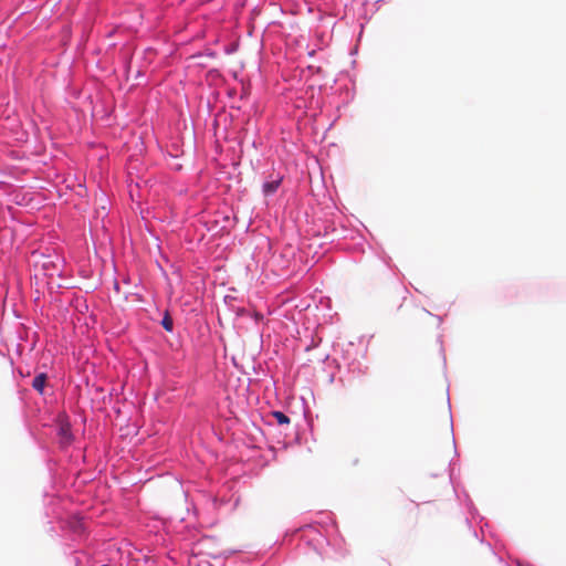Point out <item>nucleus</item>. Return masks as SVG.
<instances>
[{
  "instance_id": "obj_1",
  "label": "nucleus",
  "mask_w": 566,
  "mask_h": 566,
  "mask_svg": "<svg viewBox=\"0 0 566 566\" xmlns=\"http://www.w3.org/2000/svg\"><path fill=\"white\" fill-rule=\"evenodd\" d=\"M281 184V179H276V180H272V181H268L263 185V192L266 195V196H270L272 193H274L279 186Z\"/></svg>"
},
{
  "instance_id": "obj_2",
  "label": "nucleus",
  "mask_w": 566,
  "mask_h": 566,
  "mask_svg": "<svg viewBox=\"0 0 566 566\" xmlns=\"http://www.w3.org/2000/svg\"><path fill=\"white\" fill-rule=\"evenodd\" d=\"M45 381H46V375L39 374L38 376L34 377V379L32 381V386L35 390H38L39 392H42L44 389V386H45Z\"/></svg>"
},
{
  "instance_id": "obj_3",
  "label": "nucleus",
  "mask_w": 566,
  "mask_h": 566,
  "mask_svg": "<svg viewBox=\"0 0 566 566\" xmlns=\"http://www.w3.org/2000/svg\"><path fill=\"white\" fill-rule=\"evenodd\" d=\"M60 436L64 443H70L72 434L69 424H62L60 427Z\"/></svg>"
},
{
  "instance_id": "obj_4",
  "label": "nucleus",
  "mask_w": 566,
  "mask_h": 566,
  "mask_svg": "<svg viewBox=\"0 0 566 566\" xmlns=\"http://www.w3.org/2000/svg\"><path fill=\"white\" fill-rule=\"evenodd\" d=\"M273 418L276 420L279 424H287L290 423V418L283 413L282 411H273Z\"/></svg>"
},
{
  "instance_id": "obj_5",
  "label": "nucleus",
  "mask_w": 566,
  "mask_h": 566,
  "mask_svg": "<svg viewBox=\"0 0 566 566\" xmlns=\"http://www.w3.org/2000/svg\"><path fill=\"white\" fill-rule=\"evenodd\" d=\"M161 326L167 331L171 332L174 327L172 318L169 316L168 313L165 314V316L161 319Z\"/></svg>"
},
{
  "instance_id": "obj_6",
  "label": "nucleus",
  "mask_w": 566,
  "mask_h": 566,
  "mask_svg": "<svg viewBox=\"0 0 566 566\" xmlns=\"http://www.w3.org/2000/svg\"><path fill=\"white\" fill-rule=\"evenodd\" d=\"M231 363H232L235 367L240 368L243 373H247V370L244 369L243 365H240V364L238 363V360H237V356H231Z\"/></svg>"
}]
</instances>
